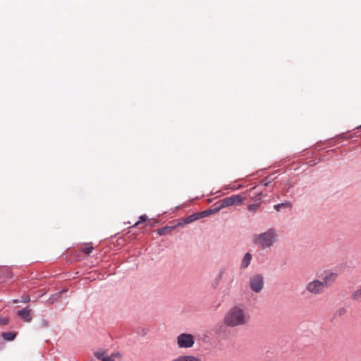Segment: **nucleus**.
<instances>
[{
  "mask_svg": "<svg viewBox=\"0 0 361 361\" xmlns=\"http://www.w3.org/2000/svg\"><path fill=\"white\" fill-rule=\"evenodd\" d=\"M250 321L249 312L240 306H233L224 317V324L231 328L247 325Z\"/></svg>",
  "mask_w": 361,
  "mask_h": 361,
  "instance_id": "f257e3e1",
  "label": "nucleus"
},
{
  "mask_svg": "<svg viewBox=\"0 0 361 361\" xmlns=\"http://www.w3.org/2000/svg\"><path fill=\"white\" fill-rule=\"evenodd\" d=\"M276 236L275 229L269 228L262 233L255 235L253 238V242L259 247L266 249L274 245L276 240Z\"/></svg>",
  "mask_w": 361,
  "mask_h": 361,
  "instance_id": "f03ea898",
  "label": "nucleus"
},
{
  "mask_svg": "<svg viewBox=\"0 0 361 361\" xmlns=\"http://www.w3.org/2000/svg\"><path fill=\"white\" fill-rule=\"evenodd\" d=\"M243 200L244 198L239 195L225 197L216 204L217 206L214 208V212H219L224 208L233 205H240Z\"/></svg>",
  "mask_w": 361,
  "mask_h": 361,
  "instance_id": "7ed1b4c3",
  "label": "nucleus"
},
{
  "mask_svg": "<svg viewBox=\"0 0 361 361\" xmlns=\"http://www.w3.org/2000/svg\"><path fill=\"white\" fill-rule=\"evenodd\" d=\"M305 288L308 293L314 295H322L326 290L322 281L316 279L307 283Z\"/></svg>",
  "mask_w": 361,
  "mask_h": 361,
  "instance_id": "20e7f679",
  "label": "nucleus"
},
{
  "mask_svg": "<svg viewBox=\"0 0 361 361\" xmlns=\"http://www.w3.org/2000/svg\"><path fill=\"white\" fill-rule=\"evenodd\" d=\"M249 286L253 292L256 293H260L264 286L263 276L259 274L252 275L249 279Z\"/></svg>",
  "mask_w": 361,
  "mask_h": 361,
  "instance_id": "39448f33",
  "label": "nucleus"
},
{
  "mask_svg": "<svg viewBox=\"0 0 361 361\" xmlns=\"http://www.w3.org/2000/svg\"><path fill=\"white\" fill-rule=\"evenodd\" d=\"M195 337L190 334H180L177 337V344L180 348H189L193 346Z\"/></svg>",
  "mask_w": 361,
  "mask_h": 361,
  "instance_id": "423d86ee",
  "label": "nucleus"
},
{
  "mask_svg": "<svg viewBox=\"0 0 361 361\" xmlns=\"http://www.w3.org/2000/svg\"><path fill=\"white\" fill-rule=\"evenodd\" d=\"M338 274L335 272H329L325 274L322 283L324 284L325 289L331 286L338 279Z\"/></svg>",
  "mask_w": 361,
  "mask_h": 361,
  "instance_id": "0eeeda50",
  "label": "nucleus"
},
{
  "mask_svg": "<svg viewBox=\"0 0 361 361\" xmlns=\"http://www.w3.org/2000/svg\"><path fill=\"white\" fill-rule=\"evenodd\" d=\"M18 316L25 322H29L32 320L31 310L22 309L18 311Z\"/></svg>",
  "mask_w": 361,
  "mask_h": 361,
  "instance_id": "6e6552de",
  "label": "nucleus"
},
{
  "mask_svg": "<svg viewBox=\"0 0 361 361\" xmlns=\"http://www.w3.org/2000/svg\"><path fill=\"white\" fill-rule=\"evenodd\" d=\"M252 259V256L250 252L245 253V255H244V257L241 262L240 267L242 269L247 268L250 265Z\"/></svg>",
  "mask_w": 361,
  "mask_h": 361,
  "instance_id": "1a4fd4ad",
  "label": "nucleus"
},
{
  "mask_svg": "<svg viewBox=\"0 0 361 361\" xmlns=\"http://www.w3.org/2000/svg\"><path fill=\"white\" fill-rule=\"evenodd\" d=\"M351 299L357 302H361V286L351 293Z\"/></svg>",
  "mask_w": 361,
  "mask_h": 361,
  "instance_id": "9d476101",
  "label": "nucleus"
},
{
  "mask_svg": "<svg viewBox=\"0 0 361 361\" xmlns=\"http://www.w3.org/2000/svg\"><path fill=\"white\" fill-rule=\"evenodd\" d=\"M2 337L6 341H13L16 337V334L13 332H6L2 334Z\"/></svg>",
  "mask_w": 361,
  "mask_h": 361,
  "instance_id": "9b49d317",
  "label": "nucleus"
},
{
  "mask_svg": "<svg viewBox=\"0 0 361 361\" xmlns=\"http://www.w3.org/2000/svg\"><path fill=\"white\" fill-rule=\"evenodd\" d=\"M80 250L85 254H90L92 250H93V247L90 245V244H87V245H83L80 247Z\"/></svg>",
  "mask_w": 361,
  "mask_h": 361,
  "instance_id": "f8f14e48",
  "label": "nucleus"
},
{
  "mask_svg": "<svg viewBox=\"0 0 361 361\" xmlns=\"http://www.w3.org/2000/svg\"><path fill=\"white\" fill-rule=\"evenodd\" d=\"M182 361H202L201 359L192 355L180 356Z\"/></svg>",
  "mask_w": 361,
  "mask_h": 361,
  "instance_id": "ddd939ff",
  "label": "nucleus"
},
{
  "mask_svg": "<svg viewBox=\"0 0 361 361\" xmlns=\"http://www.w3.org/2000/svg\"><path fill=\"white\" fill-rule=\"evenodd\" d=\"M194 221H195L194 217L192 216V215H190V216H187L183 220V222L178 223L177 226H183V224H190V223H192Z\"/></svg>",
  "mask_w": 361,
  "mask_h": 361,
  "instance_id": "4468645a",
  "label": "nucleus"
},
{
  "mask_svg": "<svg viewBox=\"0 0 361 361\" xmlns=\"http://www.w3.org/2000/svg\"><path fill=\"white\" fill-rule=\"evenodd\" d=\"M216 212H214V209H209V210L201 212H200V214L201 215V218H203V217L207 216L209 214L216 213Z\"/></svg>",
  "mask_w": 361,
  "mask_h": 361,
  "instance_id": "2eb2a0df",
  "label": "nucleus"
},
{
  "mask_svg": "<svg viewBox=\"0 0 361 361\" xmlns=\"http://www.w3.org/2000/svg\"><path fill=\"white\" fill-rule=\"evenodd\" d=\"M259 204H250L248 206V209L252 212H255L257 210Z\"/></svg>",
  "mask_w": 361,
  "mask_h": 361,
  "instance_id": "dca6fc26",
  "label": "nucleus"
},
{
  "mask_svg": "<svg viewBox=\"0 0 361 361\" xmlns=\"http://www.w3.org/2000/svg\"><path fill=\"white\" fill-rule=\"evenodd\" d=\"M94 356L102 361V357H105L104 352L97 351L94 353Z\"/></svg>",
  "mask_w": 361,
  "mask_h": 361,
  "instance_id": "f3484780",
  "label": "nucleus"
},
{
  "mask_svg": "<svg viewBox=\"0 0 361 361\" xmlns=\"http://www.w3.org/2000/svg\"><path fill=\"white\" fill-rule=\"evenodd\" d=\"M147 216L146 215H142L140 217V221L136 222L135 224H134V227L138 226L140 223L142 222H144L147 220Z\"/></svg>",
  "mask_w": 361,
  "mask_h": 361,
  "instance_id": "a211bd4d",
  "label": "nucleus"
},
{
  "mask_svg": "<svg viewBox=\"0 0 361 361\" xmlns=\"http://www.w3.org/2000/svg\"><path fill=\"white\" fill-rule=\"evenodd\" d=\"M8 318L4 317V318H0V324L1 325H6L8 324Z\"/></svg>",
  "mask_w": 361,
  "mask_h": 361,
  "instance_id": "6ab92c4d",
  "label": "nucleus"
},
{
  "mask_svg": "<svg viewBox=\"0 0 361 361\" xmlns=\"http://www.w3.org/2000/svg\"><path fill=\"white\" fill-rule=\"evenodd\" d=\"M168 230V228L166 227H164V228H161L160 229L158 230V233L160 235H164L166 232V231Z\"/></svg>",
  "mask_w": 361,
  "mask_h": 361,
  "instance_id": "aec40b11",
  "label": "nucleus"
},
{
  "mask_svg": "<svg viewBox=\"0 0 361 361\" xmlns=\"http://www.w3.org/2000/svg\"><path fill=\"white\" fill-rule=\"evenodd\" d=\"M286 205V203H281V204H276L274 206V209L276 210V211H280V209L283 207H285Z\"/></svg>",
  "mask_w": 361,
  "mask_h": 361,
  "instance_id": "412c9836",
  "label": "nucleus"
},
{
  "mask_svg": "<svg viewBox=\"0 0 361 361\" xmlns=\"http://www.w3.org/2000/svg\"><path fill=\"white\" fill-rule=\"evenodd\" d=\"M102 361H115L113 356H105L102 357Z\"/></svg>",
  "mask_w": 361,
  "mask_h": 361,
  "instance_id": "4be33fe9",
  "label": "nucleus"
},
{
  "mask_svg": "<svg viewBox=\"0 0 361 361\" xmlns=\"http://www.w3.org/2000/svg\"><path fill=\"white\" fill-rule=\"evenodd\" d=\"M192 216L194 217L195 221H196V220H198V219H201V215H200V212H197V213L193 214H192Z\"/></svg>",
  "mask_w": 361,
  "mask_h": 361,
  "instance_id": "5701e85b",
  "label": "nucleus"
},
{
  "mask_svg": "<svg viewBox=\"0 0 361 361\" xmlns=\"http://www.w3.org/2000/svg\"><path fill=\"white\" fill-rule=\"evenodd\" d=\"M30 300V297L28 295H26V296H23L22 297V302H29Z\"/></svg>",
  "mask_w": 361,
  "mask_h": 361,
  "instance_id": "b1692460",
  "label": "nucleus"
},
{
  "mask_svg": "<svg viewBox=\"0 0 361 361\" xmlns=\"http://www.w3.org/2000/svg\"><path fill=\"white\" fill-rule=\"evenodd\" d=\"M173 361H182V360H181V357L180 356V357H178V358L175 359V360H173Z\"/></svg>",
  "mask_w": 361,
  "mask_h": 361,
  "instance_id": "393cba45",
  "label": "nucleus"
},
{
  "mask_svg": "<svg viewBox=\"0 0 361 361\" xmlns=\"http://www.w3.org/2000/svg\"><path fill=\"white\" fill-rule=\"evenodd\" d=\"M66 290H63V292H65ZM62 291L61 292H59V293H57L55 296H57V297H60Z\"/></svg>",
  "mask_w": 361,
  "mask_h": 361,
  "instance_id": "a878e982",
  "label": "nucleus"
},
{
  "mask_svg": "<svg viewBox=\"0 0 361 361\" xmlns=\"http://www.w3.org/2000/svg\"><path fill=\"white\" fill-rule=\"evenodd\" d=\"M49 300H51L52 302H54V298H49Z\"/></svg>",
  "mask_w": 361,
  "mask_h": 361,
  "instance_id": "bb28decb",
  "label": "nucleus"
},
{
  "mask_svg": "<svg viewBox=\"0 0 361 361\" xmlns=\"http://www.w3.org/2000/svg\"><path fill=\"white\" fill-rule=\"evenodd\" d=\"M255 189V188H252L250 190V191L252 192V191H253Z\"/></svg>",
  "mask_w": 361,
  "mask_h": 361,
  "instance_id": "cd10ccee",
  "label": "nucleus"
},
{
  "mask_svg": "<svg viewBox=\"0 0 361 361\" xmlns=\"http://www.w3.org/2000/svg\"><path fill=\"white\" fill-rule=\"evenodd\" d=\"M222 274H223V272H221V273H220V274H219V277H221V276Z\"/></svg>",
  "mask_w": 361,
  "mask_h": 361,
  "instance_id": "c85d7f7f",
  "label": "nucleus"
},
{
  "mask_svg": "<svg viewBox=\"0 0 361 361\" xmlns=\"http://www.w3.org/2000/svg\"><path fill=\"white\" fill-rule=\"evenodd\" d=\"M268 184H269V183H265V184H264V185H265V186H267V185H268Z\"/></svg>",
  "mask_w": 361,
  "mask_h": 361,
  "instance_id": "c756f323",
  "label": "nucleus"
}]
</instances>
